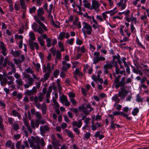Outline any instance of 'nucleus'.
<instances>
[{"instance_id": "obj_1", "label": "nucleus", "mask_w": 149, "mask_h": 149, "mask_svg": "<svg viewBox=\"0 0 149 149\" xmlns=\"http://www.w3.org/2000/svg\"><path fill=\"white\" fill-rule=\"evenodd\" d=\"M44 13V12L42 8H39L37 10V14L38 16L36 15L34 17V18L35 21L39 24L40 26L38 28L37 24L36 23L34 22L33 23V24L32 25V27L33 30L41 34L43 33L44 32L43 30L45 31H47V30L44 24L41 22L39 18H40V20L43 21L45 22V19L44 17L42 16L43 15Z\"/></svg>"}, {"instance_id": "obj_2", "label": "nucleus", "mask_w": 149, "mask_h": 149, "mask_svg": "<svg viewBox=\"0 0 149 149\" xmlns=\"http://www.w3.org/2000/svg\"><path fill=\"white\" fill-rule=\"evenodd\" d=\"M83 25V27L81 30L84 35H91L93 30L91 26L86 22H84Z\"/></svg>"}, {"instance_id": "obj_3", "label": "nucleus", "mask_w": 149, "mask_h": 149, "mask_svg": "<svg viewBox=\"0 0 149 149\" xmlns=\"http://www.w3.org/2000/svg\"><path fill=\"white\" fill-rule=\"evenodd\" d=\"M94 57L93 58V63L96 64L100 61H104L105 59L104 57L100 56V53L98 52H95L94 53Z\"/></svg>"}, {"instance_id": "obj_4", "label": "nucleus", "mask_w": 149, "mask_h": 149, "mask_svg": "<svg viewBox=\"0 0 149 149\" xmlns=\"http://www.w3.org/2000/svg\"><path fill=\"white\" fill-rule=\"evenodd\" d=\"M125 78L123 77L122 78L121 80L119 81L118 79H115L114 82L115 83V87L116 88H118L119 87H122L125 86L126 84Z\"/></svg>"}, {"instance_id": "obj_5", "label": "nucleus", "mask_w": 149, "mask_h": 149, "mask_svg": "<svg viewBox=\"0 0 149 149\" xmlns=\"http://www.w3.org/2000/svg\"><path fill=\"white\" fill-rule=\"evenodd\" d=\"M120 89V91L118 93V95L121 99L123 100L125 98V97L129 93V91L123 87H121Z\"/></svg>"}, {"instance_id": "obj_6", "label": "nucleus", "mask_w": 149, "mask_h": 149, "mask_svg": "<svg viewBox=\"0 0 149 149\" xmlns=\"http://www.w3.org/2000/svg\"><path fill=\"white\" fill-rule=\"evenodd\" d=\"M100 4L98 1L93 0L92 2V5L90 10H94L96 12H98L100 10L99 8Z\"/></svg>"}, {"instance_id": "obj_7", "label": "nucleus", "mask_w": 149, "mask_h": 149, "mask_svg": "<svg viewBox=\"0 0 149 149\" xmlns=\"http://www.w3.org/2000/svg\"><path fill=\"white\" fill-rule=\"evenodd\" d=\"M37 92V89L36 86H33L31 90H26L24 94L26 95L30 96L35 94Z\"/></svg>"}, {"instance_id": "obj_8", "label": "nucleus", "mask_w": 149, "mask_h": 149, "mask_svg": "<svg viewBox=\"0 0 149 149\" xmlns=\"http://www.w3.org/2000/svg\"><path fill=\"white\" fill-rule=\"evenodd\" d=\"M46 89L45 88H43L42 91V93L41 92H39L38 93V96H35L34 99H35V97H37V100H38L40 102H41L43 99V95H44L46 93Z\"/></svg>"}, {"instance_id": "obj_9", "label": "nucleus", "mask_w": 149, "mask_h": 149, "mask_svg": "<svg viewBox=\"0 0 149 149\" xmlns=\"http://www.w3.org/2000/svg\"><path fill=\"white\" fill-rule=\"evenodd\" d=\"M70 37V35L68 32L65 33L63 32H60L58 37V39L60 40H63L64 37L66 38H68Z\"/></svg>"}, {"instance_id": "obj_10", "label": "nucleus", "mask_w": 149, "mask_h": 149, "mask_svg": "<svg viewBox=\"0 0 149 149\" xmlns=\"http://www.w3.org/2000/svg\"><path fill=\"white\" fill-rule=\"evenodd\" d=\"M117 6L120 8L122 10L124 9L126 6V1L124 0H119V1L117 3Z\"/></svg>"}, {"instance_id": "obj_11", "label": "nucleus", "mask_w": 149, "mask_h": 149, "mask_svg": "<svg viewBox=\"0 0 149 149\" xmlns=\"http://www.w3.org/2000/svg\"><path fill=\"white\" fill-rule=\"evenodd\" d=\"M63 66L61 69L64 71H66L68 70L71 67V64L68 63L65 61H63L62 62Z\"/></svg>"}, {"instance_id": "obj_12", "label": "nucleus", "mask_w": 149, "mask_h": 149, "mask_svg": "<svg viewBox=\"0 0 149 149\" xmlns=\"http://www.w3.org/2000/svg\"><path fill=\"white\" fill-rule=\"evenodd\" d=\"M30 48L32 50H34L35 48L37 50L39 49V46L38 44L36 42H33L32 41H30L29 42Z\"/></svg>"}, {"instance_id": "obj_13", "label": "nucleus", "mask_w": 149, "mask_h": 149, "mask_svg": "<svg viewBox=\"0 0 149 149\" xmlns=\"http://www.w3.org/2000/svg\"><path fill=\"white\" fill-rule=\"evenodd\" d=\"M54 69V66H52V68H51L50 64L49 63L47 64L46 66H44L43 67V72H48L50 73L52 71V69Z\"/></svg>"}, {"instance_id": "obj_14", "label": "nucleus", "mask_w": 149, "mask_h": 149, "mask_svg": "<svg viewBox=\"0 0 149 149\" xmlns=\"http://www.w3.org/2000/svg\"><path fill=\"white\" fill-rule=\"evenodd\" d=\"M28 84H25L24 85L25 88H29L30 86L33 85L34 81V79L32 77L29 78L28 79Z\"/></svg>"}, {"instance_id": "obj_15", "label": "nucleus", "mask_w": 149, "mask_h": 149, "mask_svg": "<svg viewBox=\"0 0 149 149\" xmlns=\"http://www.w3.org/2000/svg\"><path fill=\"white\" fill-rule=\"evenodd\" d=\"M106 63V64L104 65V67L105 68L106 67H107L109 69H111L113 67L115 66L117 64L116 62H114L112 61L111 62H109L107 61Z\"/></svg>"}, {"instance_id": "obj_16", "label": "nucleus", "mask_w": 149, "mask_h": 149, "mask_svg": "<svg viewBox=\"0 0 149 149\" xmlns=\"http://www.w3.org/2000/svg\"><path fill=\"white\" fill-rule=\"evenodd\" d=\"M130 13V11L129 10H127L123 12V14L125 16V17L124 18V19L128 22H131V18H130L129 15Z\"/></svg>"}, {"instance_id": "obj_17", "label": "nucleus", "mask_w": 149, "mask_h": 149, "mask_svg": "<svg viewBox=\"0 0 149 149\" xmlns=\"http://www.w3.org/2000/svg\"><path fill=\"white\" fill-rule=\"evenodd\" d=\"M127 21V22H125L124 24H125L126 27H125L124 29V32L126 33L128 37H129L131 35V33L128 30V27L130 26V24Z\"/></svg>"}, {"instance_id": "obj_18", "label": "nucleus", "mask_w": 149, "mask_h": 149, "mask_svg": "<svg viewBox=\"0 0 149 149\" xmlns=\"http://www.w3.org/2000/svg\"><path fill=\"white\" fill-rule=\"evenodd\" d=\"M72 125L73 126L77 127L78 128H80L82 125V121L81 120H79L78 122L76 121H74L72 122Z\"/></svg>"}, {"instance_id": "obj_19", "label": "nucleus", "mask_w": 149, "mask_h": 149, "mask_svg": "<svg viewBox=\"0 0 149 149\" xmlns=\"http://www.w3.org/2000/svg\"><path fill=\"white\" fill-rule=\"evenodd\" d=\"M49 17L50 19H52L51 24L52 25L56 28H59L60 23L58 22H54L53 19V16L52 15H51V17Z\"/></svg>"}, {"instance_id": "obj_20", "label": "nucleus", "mask_w": 149, "mask_h": 149, "mask_svg": "<svg viewBox=\"0 0 149 149\" xmlns=\"http://www.w3.org/2000/svg\"><path fill=\"white\" fill-rule=\"evenodd\" d=\"M40 130L41 133H44L49 130V127L47 125H45L40 127Z\"/></svg>"}, {"instance_id": "obj_21", "label": "nucleus", "mask_w": 149, "mask_h": 149, "mask_svg": "<svg viewBox=\"0 0 149 149\" xmlns=\"http://www.w3.org/2000/svg\"><path fill=\"white\" fill-rule=\"evenodd\" d=\"M30 0H19L20 5L22 8L23 9H26V6L25 4L26 3L28 2Z\"/></svg>"}, {"instance_id": "obj_22", "label": "nucleus", "mask_w": 149, "mask_h": 149, "mask_svg": "<svg viewBox=\"0 0 149 149\" xmlns=\"http://www.w3.org/2000/svg\"><path fill=\"white\" fill-rule=\"evenodd\" d=\"M52 139V143L53 146L59 147L60 146L59 142L58 141L55 137H53Z\"/></svg>"}, {"instance_id": "obj_23", "label": "nucleus", "mask_w": 149, "mask_h": 149, "mask_svg": "<svg viewBox=\"0 0 149 149\" xmlns=\"http://www.w3.org/2000/svg\"><path fill=\"white\" fill-rule=\"evenodd\" d=\"M8 65L12 68V71L13 72V73H15L16 70L15 66L13 62L10 61H8Z\"/></svg>"}, {"instance_id": "obj_24", "label": "nucleus", "mask_w": 149, "mask_h": 149, "mask_svg": "<svg viewBox=\"0 0 149 149\" xmlns=\"http://www.w3.org/2000/svg\"><path fill=\"white\" fill-rule=\"evenodd\" d=\"M29 42H30V41H34L36 40V38L35 37V35L32 32H31L29 33Z\"/></svg>"}, {"instance_id": "obj_25", "label": "nucleus", "mask_w": 149, "mask_h": 149, "mask_svg": "<svg viewBox=\"0 0 149 149\" xmlns=\"http://www.w3.org/2000/svg\"><path fill=\"white\" fill-rule=\"evenodd\" d=\"M11 114L15 117H17L19 119H20L21 118V115L15 110H13L12 111Z\"/></svg>"}, {"instance_id": "obj_26", "label": "nucleus", "mask_w": 149, "mask_h": 149, "mask_svg": "<svg viewBox=\"0 0 149 149\" xmlns=\"http://www.w3.org/2000/svg\"><path fill=\"white\" fill-rule=\"evenodd\" d=\"M41 109L42 114H45L47 109V107L46 106L45 104V103H42L41 105Z\"/></svg>"}, {"instance_id": "obj_27", "label": "nucleus", "mask_w": 149, "mask_h": 149, "mask_svg": "<svg viewBox=\"0 0 149 149\" xmlns=\"http://www.w3.org/2000/svg\"><path fill=\"white\" fill-rule=\"evenodd\" d=\"M101 126V125L99 123L97 122L94 124V125H92L91 127L92 129L91 130L93 131H95L96 129L98 127H100Z\"/></svg>"}, {"instance_id": "obj_28", "label": "nucleus", "mask_w": 149, "mask_h": 149, "mask_svg": "<svg viewBox=\"0 0 149 149\" xmlns=\"http://www.w3.org/2000/svg\"><path fill=\"white\" fill-rule=\"evenodd\" d=\"M83 3H84V5L85 7L90 9L91 6L90 3L88 2L86 0H84Z\"/></svg>"}, {"instance_id": "obj_29", "label": "nucleus", "mask_w": 149, "mask_h": 149, "mask_svg": "<svg viewBox=\"0 0 149 149\" xmlns=\"http://www.w3.org/2000/svg\"><path fill=\"white\" fill-rule=\"evenodd\" d=\"M85 50L86 49H85L84 46H82L81 47H77V52H79L80 51V52L81 53H84L86 52Z\"/></svg>"}, {"instance_id": "obj_30", "label": "nucleus", "mask_w": 149, "mask_h": 149, "mask_svg": "<svg viewBox=\"0 0 149 149\" xmlns=\"http://www.w3.org/2000/svg\"><path fill=\"white\" fill-rule=\"evenodd\" d=\"M120 58V56L118 54H117V55H114L113 56V59L112 61L114 62H116L117 64V61L119 60Z\"/></svg>"}, {"instance_id": "obj_31", "label": "nucleus", "mask_w": 149, "mask_h": 149, "mask_svg": "<svg viewBox=\"0 0 149 149\" xmlns=\"http://www.w3.org/2000/svg\"><path fill=\"white\" fill-rule=\"evenodd\" d=\"M60 100L61 102L63 104L64 103L68 100L67 97L65 95H62L59 97Z\"/></svg>"}, {"instance_id": "obj_32", "label": "nucleus", "mask_w": 149, "mask_h": 149, "mask_svg": "<svg viewBox=\"0 0 149 149\" xmlns=\"http://www.w3.org/2000/svg\"><path fill=\"white\" fill-rule=\"evenodd\" d=\"M11 54L13 56L15 57H19L21 54L20 52L17 51H13L11 52Z\"/></svg>"}, {"instance_id": "obj_33", "label": "nucleus", "mask_w": 149, "mask_h": 149, "mask_svg": "<svg viewBox=\"0 0 149 149\" xmlns=\"http://www.w3.org/2000/svg\"><path fill=\"white\" fill-rule=\"evenodd\" d=\"M133 71L134 73L137 74H139L141 76H142L143 75L142 72L138 69H135L134 68L133 70Z\"/></svg>"}, {"instance_id": "obj_34", "label": "nucleus", "mask_w": 149, "mask_h": 149, "mask_svg": "<svg viewBox=\"0 0 149 149\" xmlns=\"http://www.w3.org/2000/svg\"><path fill=\"white\" fill-rule=\"evenodd\" d=\"M140 0H134L133 1V4L137 7L138 8L141 6V5L139 4V2L140 1Z\"/></svg>"}, {"instance_id": "obj_35", "label": "nucleus", "mask_w": 149, "mask_h": 149, "mask_svg": "<svg viewBox=\"0 0 149 149\" xmlns=\"http://www.w3.org/2000/svg\"><path fill=\"white\" fill-rule=\"evenodd\" d=\"M65 132L68 135V136L71 138L73 139L74 138L75 135L74 134L72 133L69 130H66Z\"/></svg>"}, {"instance_id": "obj_36", "label": "nucleus", "mask_w": 149, "mask_h": 149, "mask_svg": "<svg viewBox=\"0 0 149 149\" xmlns=\"http://www.w3.org/2000/svg\"><path fill=\"white\" fill-rule=\"evenodd\" d=\"M15 82L17 85L19 86H22L23 84V82L21 78L16 79Z\"/></svg>"}, {"instance_id": "obj_37", "label": "nucleus", "mask_w": 149, "mask_h": 149, "mask_svg": "<svg viewBox=\"0 0 149 149\" xmlns=\"http://www.w3.org/2000/svg\"><path fill=\"white\" fill-rule=\"evenodd\" d=\"M53 102L54 103V106L55 108L58 109L60 107V105L56 99L54 98H53Z\"/></svg>"}, {"instance_id": "obj_38", "label": "nucleus", "mask_w": 149, "mask_h": 149, "mask_svg": "<svg viewBox=\"0 0 149 149\" xmlns=\"http://www.w3.org/2000/svg\"><path fill=\"white\" fill-rule=\"evenodd\" d=\"M40 140V138L38 136H36L33 139V141L36 144L37 146H39Z\"/></svg>"}, {"instance_id": "obj_39", "label": "nucleus", "mask_w": 149, "mask_h": 149, "mask_svg": "<svg viewBox=\"0 0 149 149\" xmlns=\"http://www.w3.org/2000/svg\"><path fill=\"white\" fill-rule=\"evenodd\" d=\"M34 101L35 103V106L38 109H40L41 107L40 104L38 102V101L37 100V97H35V99H34Z\"/></svg>"}, {"instance_id": "obj_40", "label": "nucleus", "mask_w": 149, "mask_h": 149, "mask_svg": "<svg viewBox=\"0 0 149 149\" xmlns=\"http://www.w3.org/2000/svg\"><path fill=\"white\" fill-rule=\"evenodd\" d=\"M139 109L137 107L134 108L132 112V114L134 116H136L137 113L139 112Z\"/></svg>"}, {"instance_id": "obj_41", "label": "nucleus", "mask_w": 149, "mask_h": 149, "mask_svg": "<svg viewBox=\"0 0 149 149\" xmlns=\"http://www.w3.org/2000/svg\"><path fill=\"white\" fill-rule=\"evenodd\" d=\"M37 39L40 46L42 47L44 46L45 45V41L43 40V39L41 38V37H38Z\"/></svg>"}, {"instance_id": "obj_42", "label": "nucleus", "mask_w": 149, "mask_h": 149, "mask_svg": "<svg viewBox=\"0 0 149 149\" xmlns=\"http://www.w3.org/2000/svg\"><path fill=\"white\" fill-rule=\"evenodd\" d=\"M130 30L132 33H135L136 31V29L134 27V24L133 23H131L130 25Z\"/></svg>"}, {"instance_id": "obj_43", "label": "nucleus", "mask_w": 149, "mask_h": 149, "mask_svg": "<svg viewBox=\"0 0 149 149\" xmlns=\"http://www.w3.org/2000/svg\"><path fill=\"white\" fill-rule=\"evenodd\" d=\"M125 26L124 25H121L120 26V33L121 35L123 36H124L125 34L123 32V30L125 29Z\"/></svg>"}, {"instance_id": "obj_44", "label": "nucleus", "mask_w": 149, "mask_h": 149, "mask_svg": "<svg viewBox=\"0 0 149 149\" xmlns=\"http://www.w3.org/2000/svg\"><path fill=\"white\" fill-rule=\"evenodd\" d=\"M133 15L132 14H131V17H130L131 18V23H133V22H134V24H136L137 23V18L135 17H133Z\"/></svg>"}, {"instance_id": "obj_45", "label": "nucleus", "mask_w": 149, "mask_h": 149, "mask_svg": "<svg viewBox=\"0 0 149 149\" xmlns=\"http://www.w3.org/2000/svg\"><path fill=\"white\" fill-rule=\"evenodd\" d=\"M143 99L141 97L139 94H137L136 95V100L138 102H143Z\"/></svg>"}, {"instance_id": "obj_46", "label": "nucleus", "mask_w": 149, "mask_h": 149, "mask_svg": "<svg viewBox=\"0 0 149 149\" xmlns=\"http://www.w3.org/2000/svg\"><path fill=\"white\" fill-rule=\"evenodd\" d=\"M46 41L47 47H50L51 45L52 39L50 38H47L46 39Z\"/></svg>"}, {"instance_id": "obj_47", "label": "nucleus", "mask_w": 149, "mask_h": 149, "mask_svg": "<svg viewBox=\"0 0 149 149\" xmlns=\"http://www.w3.org/2000/svg\"><path fill=\"white\" fill-rule=\"evenodd\" d=\"M50 51L53 56H55L56 54L57 51L53 47H52L50 49Z\"/></svg>"}, {"instance_id": "obj_48", "label": "nucleus", "mask_w": 149, "mask_h": 149, "mask_svg": "<svg viewBox=\"0 0 149 149\" xmlns=\"http://www.w3.org/2000/svg\"><path fill=\"white\" fill-rule=\"evenodd\" d=\"M53 5L52 4H50L49 6V9L48 10L49 11L48 12L49 13L48 16L49 17H51V13L52 12V10L53 9Z\"/></svg>"}, {"instance_id": "obj_49", "label": "nucleus", "mask_w": 149, "mask_h": 149, "mask_svg": "<svg viewBox=\"0 0 149 149\" xmlns=\"http://www.w3.org/2000/svg\"><path fill=\"white\" fill-rule=\"evenodd\" d=\"M36 117L38 118V120H40L42 119V116L40 113L39 111H36L35 113Z\"/></svg>"}, {"instance_id": "obj_50", "label": "nucleus", "mask_w": 149, "mask_h": 149, "mask_svg": "<svg viewBox=\"0 0 149 149\" xmlns=\"http://www.w3.org/2000/svg\"><path fill=\"white\" fill-rule=\"evenodd\" d=\"M74 41V39L71 38L70 39L67 40L66 42L70 45H73Z\"/></svg>"}, {"instance_id": "obj_51", "label": "nucleus", "mask_w": 149, "mask_h": 149, "mask_svg": "<svg viewBox=\"0 0 149 149\" xmlns=\"http://www.w3.org/2000/svg\"><path fill=\"white\" fill-rule=\"evenodd\" d=\"M0 48L1 50L6 49L4 43L2 41L0 42Z\"/></svg>"}, {"instance_id": "obj_52", "label": "nucleus", "mask_w": 149, "mask_h": 149, "mask_svg": "<svg viewBox=\"0 0 149 149\" xmlns=\"http://www.w3.org/2000/svg\"><path fill=\"white\" fill-rule=\"evenodd\" d=\"M110 129H114L116 128V124H114V122L111 121Z\"/></svg>"}, {"instance_id": "obj_53", "label": "nucleus", "mask_w": 149, "mask_h": 149, "mask_svg": "<svg viewBox=\"0 0 149 149\" xmlns=\"http://www.w3.org/2000/svg\"><path fill=\"white\" fill-rule=\"evenodd\" d=\"M50 75V73L48 72H45V74L44 75V81H45L47 80L48 79Z\"/></svg>"}, {"instance_id": "obj_54", "label": "nucleus", "mask_w": 149, "mask_h": 149, "mask_svg": "<svg viewBox=\"0 0 149 149\" xmlns=\"http://www.w3.org/2000/svg\"><path fill=\"white\" fill-rule=\"evenodd\" d=\"M136 42L137 44L142 48L145 49V47L139 41V39L138 38H136Z\"/></svg>"}, {"instance_id": "obj_55", "label": "nucleus", "mask_w": 149, "mask_h": 149, "mask_svg": "<svg viewBox=\"0 0 149 149\" xmlns=\"http://www.w3.org/2000/svg\"><path fill=\"white\" fill-rule=\"evenodd\" d=\"M15 9L16 10H18L19 9L20 6L18 3H15L14 6Z\"/></svg>"}, {"instance_id": "obj_56", "label": "nucleus", "mask_w": 149, "mask_h": 149, "mask_svg": "<svg viewBox=\"0 0 149 149\" xmlns=\"http://www.w3.org/2000/svg\"><path fill=\"white\" fill-rule=\"evenodd\" d=\"M96 18L100 22H102L104 21V19L101 16L99 15H97L96 16Z\"/></svg>"}, {"instance_id": "obj_57", "label": "nucleus", "mask_w": 149, "mask_h": 149, "mask_svg": "<svg viewBox=\"0 0 149 149\" xmlns=\"http://www.w3.org/2000/svg\"><path fill=\"white\" fill-rule=\"evenodd\" d=\"M132 98V95L131 94L129 95L125 99V101L127 102H130L131 101V100Z\"/></svg>"}, {"instance_id": "obj_58", "label": "nucleus", "mask_w": 149, "mask_h": 149, "mask_svg": "<svg viewBox=\"0 0 149 149\" xmlns=\"http://www.w3.org/2000/svg\"><path fill=\"white\" fill-rule=\"evenodd\" d=\"M91 134L89 132H86L84 134V137L86 139H88L90 137Z\"/></svg>"}, {"instance_id": "obj_59", "label": "nucleus", "mask_w": 149, "mask_h": 149, "mask_svg": "<svg viewBox=\"0 0 149 149\" xmlns=\"http://www.w3.org/2000/svg\"><path fill=\"white\" fill-rule=\"evenodd\" d=\"M15 38L16 39L20 40H23V37L22 35H15Z\"/></svg>"}, {"instance_id": "obj_60", "label": "nucleus", "mask_w": 149, "mask_h": 149, "mask_svg": "<svg viewBox=\"0 0 149 149\" xmlns=\"http://www.w3.org/2000/svg\"><path fill=\"white\" fill-rule=\"evenodd\" d=\"M61 54L60 52L58 50H57L56 54V58L57 59H60L61 58Z\"/></svg>"}, {"instance_id": "obj_61", "label": "nucleus", "mask_w": 149, "mask_h": 149, "mask_svg": "<svg viewBox=\"0 0 149 149\" xmlns=\"http://www.w3.org/2000/svg\"><path fill=\"white\" fill-rule=\"evenodd\" d=\"M36 9V8L34 6H33L31 8H30L29 9V13H35V10Z\"/></svg>"}, {"instance_id": "obj_62", "label": "nucleus", "mask_w": 149, "mask_h": 149, "mask_svg": "<svg viewBox=\"0 0 149 149\" xmlns=\"http://www.w3.org/2000/svg\"><path fill=\"white\" fill-rule=\"evenodd\" d=\"M59 73V71L57 70H56L53 73L54 76L56 78Z\"/></svg>"}, {"instance_id": "obj_63", "label": "nucleus", "mask_w": 149, "mask_h": 149, "mask_svg": "<svg viewBox=\"0 0 149 149\" xmlns=\"http://www.w3.org/2000/svg\"><path fill=\"white\" fill-rule=\"evenodd\" d=\"M69 109L71 111L75 113H77L78 112V110L77 108H70Z\"/></svg>"}, {"instance_id": "obj_64", "label": "nucleus", "mask_w": 149, "mask_h": 149, "mask_svg": "<svg viewBox=\"0 0 149 149\" xmlns=\"http://www.w3.org/2000/svg\"><path fill=\"white\" fill-rule=\"evenodd\" d=\"M34 66L36 68V69L38 71H39V70L40 69V65L38 63H34Z\"/></svg>"}]
</instances>
